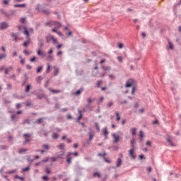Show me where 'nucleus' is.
Returning <instances> with one entry per match:
<instances>
[{"label": "nucleus", "mask_w": 181, "mask_h": 181, "mask_svg": "<svg viewBox=\"0 0 181 181\" xmlns=\"http://www.w3.org/2000/svg\"><path fill=\"white\" fill-rule=\"evenodd\" d=\"M117 115V121H119L121 119V117H119V113L118 112H116Z\"/></svg>", "instance_id": "nucleus-44"}, {"label": "nucleus", "mask_w": 181, "mask_h": 181, "mask_svg": "<svg viewBox=\"0 0 181 181\" xmlns=\"http://www.w3.org/2000/svg\"><path fill=\"white\" fill-rule=\"evenodd\" d=\"M50 160L51 162H56V160H57V158L56 157H51Z\"/></svg>", "instance_id": "nucleus-47"}, {"label": "nucleus", "mask_w": 181, "mask_h": 181, "mask_svg": "<svg viewBox=\"0 0 181 181\" xmlns=\"http://www.w3.org/2000/svg\"><path fill=\"white\" fill-rule=\"evenodd\" d=\"M136 144V141L135 140V139H132L131 140V146H132V148H134L135 149V145Z\"/></svg>", "instance_id": "nucleus-12"}, {"label": "nucleus", "mask_w": 181, "mask_h": 181, "mask_svg": "<svg viewBox=\"0 0 181 181\" xmlns=\"http://www.w3.org/2000/svg\"><path fill=\"white\" fill-rule=\"evenodd\" d=\"M113 144H118L119 142V135L114 133L112 134Z\"/></svg>", "instance_id": "nucleus-2"}, {"label": "nucleus", "mask_w": 181, "mask_h": 181, "mask_svg": "<svg viewBox=\"0 0 181 181\" xmlns=\"http://www.w3.org/2000/svg\"><path fill=\"white\" fill-rule=\"evenodd\" d=\"M134 151H135V148H131L129 151V155L131 156L132 159H135L136 158V156L134 155Z\"/></svg>", "instance_id": "nucleus-7"}, {"label": "nucleus", "mask_w": 181, "mask_h": 181, "mask_svg": "<svg viewBox=\"0 0 181 181\" xmlns=\"http://www.w3.org/2000/svg\"><path fill=\"white\" fill-rule=\"evenodd\" d=\"M69 155H74V156H77L78 155V152L75 151V152H69Z\"/></svg>", "instance_id": "nucleus-39"}, {"label": "nucleus", "mask_w": 181, "mask_h": 181, "mask_svg": "<svg viewBox=\"0 0 181 181\" xmlns=\"http://www.w3.org/2000/svg\"><path fill=\"white\" fill-rule=\"evenodd\" d=\"M49 91H51V93H60V90L49 89Z\"/></svg>", "instance_id": "nucleus-35"}, {"label": "nucleus", "mask_w": 181, "mask_h": 181, "mask_svg": "<svg viewBox=\"0 0 181 181\" xmlns=\"http://www.w3.org/2000/svg\"><path fill=\"white\" fill-rule=\"evenodd\" d=\"M130 134L134 136V135H136V128H132L130 129Z\"/></svg>", "instance_id": "nucleus-18"}, {"label": "nucleus", "mask_w": 181, "mask_h": 181, "mask_svg": "<svg viewBox=\"0 0 181 181\" xmlns=\"http://www.w3.org/2000/svg\"><path fill=\"white\" fill-rule=\"evenodd\" d=\"M53 37H54V36L52 35L47 36V37H46L47 43H50V42H52V40H53Z\"/></svg>", "instance_id": "nucleus-11"}, {"label": "nucleus", "mask_w": 181, "mask_h": 181, "mask_svg": "<svg viewBox=\"0 0 181 181\" xmlns=\"http://www.w3.org/2000/svg\"><path fill=\"white\" fill-rule=\"evenodd\" d=\"M28 149L26 148H20L18 151V153H23V152H26Z\"/></svg>", "instance_id": "nucleus-33"}, {"label": "nucleus", "mask_w": 181, "mask_h": 181, "mask_svg": "<svg viewBox=\"0 0 181 181\" xmlns=\"http://www.w3.org/2000/svg\"><path fill=\"white\" fill-rule=\"evenodd\" d=\"M42 148H44V149H46V151H49V149L50 148L49 144L42 145Z\"/></svg>", "instance_id": "nucleus-31"}, {"label": "nucleus", "mask_w": 181, "mask_h": 181, "mask_svg": "<svg viewBox=\"0 0 181 181\" xmlns=\"http://www.w3.org/2000/svg\"><path fill=\"white\" fill-rule=\"evenodd\" d=\"M43 119H46V117L39 118L37 120H35V122L34 123L35 124H40V122H42V121H43Z\"/></svg>", "instance_id": "nucleus-21"}, {"label": "nucleus", "mask_w": 181, "mask_h": 181, "mask_svg": "<svg viewBox=\"0 0 181 181\" xmlns=\"http://www.w3.org/2000/svg\"><path fill=\"white\" fill-rule=\"evenodd\" d=\"M88 134L89 135V140L88 141V145H90V141H93V138L94 137V134H93L92 129H90Z\"/></svg>", "instance_id": "nucleus-6"}, {"label": "nucleus", "mask_w": 181, "mask_h": 181, "mask_svg": "<svg viewBox=\"0 0 181 181\" xmlns=\"http://www.w3.org/2000/svg\"><path fill=\"white\" fill-rule=\"evenodd\" d=\"M10 1H11V0H4L3 2H4V5H8Z\"/></svg>", "instance_id": "nucleus-51"}, {"label": "nucleus", "mask_w": 181, "mask_h": 181, "mask_svg": "<svg viewBox=\"0 0 181 181\" xmlns=\"http://www.w3.org/2000/svg\"><path fill=\"white\" fill-rule=\"evenodd\" d=\"M11 37H13L15 42H16V40H18V35H16V34H15V33H11Z\"/></svg>", "instance_id": "nucleus-25"}, {"label": "nucleus", "mask_w": 181, "mask_h": 181, "mask_svg": "<svg viewBox=\"0 0 181 181\" xmlns=\"http://www.w3.org/2000/svg\"><path fill=\"white\" fill-rule=\"evenodd\" d=\"M58 148L62 151H64V144H60L58 145Z\"/></svg>", "instance_id": "nucleus-27"}, {"label": "nucleus", "mask_w": 181, "mask_h": 181, "mask_svg": "<svg viewBox=\"0 0 181 181\" xmlns=\"http://www.w3.org/2000/svg\"><path fill=\"white\" fill-rule=\"evenodd\" d=\"M24 32L23 33L26 35V37L28 39H29V30H28V28L26 27H24Z\"/></svg>", "instance_id": "nucleus-19"}, {"label": "nucleus", "mask_w": 181, "mask_h": 181, "mask_svg": "<svg viewBox=\"0 0 181 181\" xmlns=\"http://www.w3.org/2000/svg\"><path fill=\"white\" fill-rule=\"evenodd\" d=\"M79 112V116L78 117V121H80V119H81V118H83V115L81 114V110H78Z\"/></svg>", "instance_id": "nucleus-41"}, {"label": "nucleus", "mask_w": 181, "mask_h": 181, "mask_svg": "<svg viewBox=\"0 0 181 181\" xmlns=\"http://www.w3.org/2000/svg\"><path fill=\"white\" fill-rule=\"evenodd\" d=\"M37 54L38 56H41V57H45V56H46V54H45V52L41 51L40 49L37 50Z\"/></svg>", "instance_id": "nucleus-13"}, {"label": "nucleus", "mask_w": 181, "mask_h": 181, "mask_svg": "<svg viewBox=\"0 0 181 181\" xmlns=\"http://www.w3.org/2000/svg\"><path fill=\"white\" fill-rule=\"evenodd\" d=\"M24 138H25V141H23V145H26L28 142H30V136H32V134L30 133L24 134H23Z\"/></svg>", "instance_id": "nucleus-1"}, {"label": "nucleus", "mask_w": 181, "mask_h": 181, "mask_svg": "<svg viewBox=\"0 0 181 181\" xmlns=\"http://www.w3.org/2000/svg\"><path fill=\"white\" fill-rule=\"evenodd\" d=\"M30 169V165H28L27 167L22 168V172H28Z\"/></svg>", "instance_id": "nucleus-23"}, {"label": "nucleus", "mask_w": 181, "mask_h": 181, "mask_svg": "<svg viewBox=\"0 0 181 181\" xmlns=\"http://www.w3.org/2000/svg\"><path fill=\"white\" fill-rule=\"evenodd\" d=\"M83 110L86 112H90V111H91V105L86 104Z\"/></svg>", "instance_id": "nucleus-8"}, {"label": "nucleus", "mask_w": 181, "mask_h": 181, "mask_svg": "<svg viewBox=\"0 0 181 181\" xmlns=\"http://www.w3.org/2000/svg\"><path fill=\"white\" fill-rule=\"evenodd\" d=\"M98 156H100V158H105V156H107V153H98Z\"/></svg>", "instance_id": "nucleus-26"}, {"label": "nucleus", "mask_w": 181, "mask_h": 181, "mask_svg": "<svg viewBox=\"0 0 181 181\" xmlns=\"http://www.w3.org/2000/svg\"><path fill=\"white\" fill-rule=\"evenodd\" d=\"M24 123L28 124V125H30V120L29 119H26Z\"/></svg>", "instance_id": "nucleus-50"}, {"label": "nucleus", "mask_w": 181, "mask_h": 181, "mask_svg": "<svg viewBox=\"0 0 181 181\" xmlns=\"http://www.w3.org/2000/svg\"><path fill=\"white\" fill-rule=\"evenodd\" d=\"M168 47L172 50V49H173V44H172V42H168Z\"/></svg>", "instance_id": "nucleus-48"}, {"label": "nucleus", "mask_w": 181, "mask_h": 181, "mask_svg": "<svg viewBox=\"0 0 181 181\" xmlns=\"http://www.w3.org/2000/svg\"><path fill=\"white\" fill-rule=\"evenodd\" d=\"M8 26L9 25H8V23H6V21H4L0 23V29L1 30L6 29Z\"/></svg>", "instance_id": "nucleus-3"}, {"label": "nucleus", "mask_w": 181, "mask_h": 181, "mask_svg": "<svg viewBox=\"0 0 181 181\" xmlns=\"http://www.w3.org/2000/svg\"><path fill=\"white\" fill-rule=\"evenodd\" d=\"M13 6L14 8H26V4H14Z\"/></svg>", "instance_id": "nucleus-16"}, {"label": "nucleus", "mask_w": 181, "mask_h": 181, "mask_svg": "<svg viewBox=\"0 0 181 181\" xmlns=\"http://www.w3.org/2000/svg\"><path fill=\"white\" fill-rule=\"evenodd\" d=\"M135 93V86H132V94H134Z\"/></svg>", "instance_id": "nucleus-59"}, {"label": "nucleus", "mask_w": 181, "mask_h": 181, "mask_svg": "<svg viewBox=\"0 0 181 181\" xmlns=\"http://www.w3.org/2000/svg\"><path fill=\"white\" fill-rule=\"evenodd\" d=\"M84 91V89L83 88H81L80 89H78L74 93V95H80L81 93Z\"/></svg>", "instance_id": "nucleus-9"}, {"label": "nucleus", "mask_w": 181, "mask_h": 181, "mask_svg": "<svg viewBox=\"0 0 181 181\" xmlns=\"http://www.w3.org/2000/svg\"><path fill=\"white\" fill-rule=\"evenodd\" d=\"M43 97H45L44 95H37V98H39V100H42V98H43Z\"/></svg>", "instance_id": "nucleus-63"}, {"label": "nucleus", "mask_w": 181, "mask_h": 181, "mask_svg": "<svg viewBox=\"0 0 181 181\" xmlns=\"http://www.w3.org/2000/svg\"><path fill=\"white\" fill-rule=\"evenodd\" d=\"M93 176V177H101V174H100L99 173H94Z\"/></svg>", "instance_id": "nucleus-30"}, {"label": "nucleus", "mask_w": 181, "mask_h": 181, "mask_svg": "<svg viewBox=\"0 0 181 181\" xmlns=\"http://www.w3.org/2000/svg\"><path fill=\"white\" fill-rule=\"evenodd\" d=\"M15 172H16V169L7 171L6 173H8L9 175H11L12 173H15Z\"/></svg>", "instance_id": "nucleus-43"}, {"label": "nucleus", "mask_w": 181, "mask_h": 181, "mask_svg": "<svg viewBox=\"0 0 181 181\" xmlns=\"http://www.w3.org/2000/svg\"><path fill=\"white\" fill-rule=\"evenodd\" d=\"M43 69V66H39L37 68V73H39L40 71H42Z\"/></svg>", "instance_id": "nucleus-45"}, {"label": "nucleus", "mask_w": 181, "mask_h": 181, "mask_svg": "<svg viewBox=\"0 0 181 181\" xmlns=\"http://www.w3.org/2000/svg\"><path fill=\"white\" fill-rule=\"evenodd\" d=\"M102 132L105 136V139H108V127H104V129L102 130Z\"/></svg>", "instance_id": "nucleus-4"}, {"label": "nucleus", "mask_w": 181, "mask_h": 181, "mask_svg": "<svg viewBox=\"0 0 181 181\" xmlns=\"http://www.w3.org/2000/svg\"><path fill=\"white\" fill-rule=\"evenodd\" d=\"M132 86V81L129 80L126 83L125 87H126V88H128Z\"/></svg>", "instance_id": "nucleus-17"}, {"label": "nucleus", "mask_w": 181, "mask_h": 181, "mask_svg": "<svg viewBox=\"0 0 181 181\" xmlns=\"http://www.w3.org/2000/svg\"><path fill=\"white\" fill-rule=\"evenodd\" d=\"M52 136L53 139H59V134H57V133H53Z\"/></svg>", "instance_id": "nucleus-28"}, {"label": "nucleus", "mask_w": 181, "mask_h": 181, "mask_svg": "<svg viewBox=\"0 0 181 181\" xmlns=\"http://www.w3.org/2000/svg\"><path fill=\"white\" fill-rule=\"evenodd\" d=\"M30 90V85H27L25 87V93H29Z\"/></svg>", "instance_id": "nucleus-37"}, {"label": "nucleus", "mask_w": 181, "mask_h": 181, "mask_svg": "<svg viewBox=\"0 0 181 181\" xmlns=\"http://www.w3.org/2000/svg\"><path fill=\"white\" fill-rule=\"evenodd\" d=\"M52 43L53 45H56L57 43V39L54 38V37L52 38Z\"/></svg>", "instance_id": "nucleus-46"}, {"label": "nucleus", "mask_w": 181, "mask_h": 181, "mask_svg": "<svg viewBox=\"0 0 181 181\" xmlns=\"http://www.w3.org/2000/svg\"><path fill=\"white\" fill-rule=\"evenodd\" d=\"M101 69L104 70V71H110L111 70V66H105L104 65H102Z\"/></svg>", "instance_id": "nucleus-15"}, {"label": "nucleus", "mask_w": 181, "mask_h": 181, "mask_svg": "<svg viewBox=\"0 0 181 181\" xmlns=\"http://www.w3.org/2000/svg\"><path fill=\"white\" fill-rule=\"evenodd\" d=\"M122 163V160L121 158H117V163H116V168H119Z\"/></svg>", "instance_id": "nucleus-14"}, {"label": "nucleus", "mask_w": 181, "mask_h": 181, "mask_svg": "<svg viewBox=\"0 0 181 181\" xmlns=\"http://www.w3.org/2000/svg\"><path fill=\"white\" fill-rule=\"evenodd\" d=\"M11 121H16L17 116L16 115H11Z\"/></svg>", "instance_id": "nucleus-38"}, {"label": "nucleus", "mask_w": 181, "mask_h": 181, "mask_svg": "<svg viewBox=\"0 0 181 181\" xmlns=\"http://www.w3.org/2000/svg\"><path fill=\"white\" fill-rule=\"evenodd\" d=\"M30 40H29V38H28L27 40L24 41L23 44V46H24L25 47H26V46H28V44L30 43Z\"/></svg>", "instance_id": "nucleus-29"}, {"label": "nucleus", "mask_w": 181, "mask_h": 181, "mask_svg": "<svg viewBox=\"0 0 181 181\" xmlns=\"http://www.w3.org/2000/svg\"><path fill=\"white\" fill-rule=\"evenodd\" d=\"M166 141L167 142H169L171 146H174L173 142L172 141V140H170V139H167Z\"/></svg>", "instance_id": "nucleus-42"}, {"label": "nucleus", "mask_w": 181, "mask_h": 181, "mask_svg": "<svg viewBox=\"0 0 181 181\" xmlns=\"http://www.w3.org/2000/svg\"><path fill=\"white\" fill-rule=\"evenodd\" d=\"M52 25H54V26H56L55 28L57 29H60V28H62V23H59L57 21H54V22H52Z\"/></svg>", "instance_id": "nucleus-10"}, {"label": "nucleus", "mask_w": 181, "mask_h": 181, "mask_svg": "<svg viewBox=\"0 0 181 181\" xmlns=\"http://www.w3.org/2000/svg\"><path fill=\"white\" fill-rule=\"evenodd\" d=\"M42 13H44L45 15H50V11L49 10H42Z\"/></svg>", "instance_id": "nucleus-34"}, {"label": "nucleus", "mask_w": 181, "mask_h": 181, "mask_svg": "<svg viewBox=\"0 0 181 181\" xmlns=\"http://www.w3.org/2000/svg\"><path fill=\"white\" fill-rule=\"evenodd\" d=\"M112 102H110V103H107V107H108V108H110V107H112Z\"/></svg>", "instance_id": "nucleus-62"}, {"label": "nucleus", "mask_w": 181, "mask_h": 181, "mask_svg": "<svg viewBox=\"0 0 181 181\" xmlns=\"http://www.w3.org/2000/svg\"><path fill=\"white\" fill-rule=\"evenodd\" d=\"M147 170L148 171V172H152V167H151V166H148V167H147Z\"/></svg>", "instance_id": "nucleus-64"}, {"label": "nucleus", "mask_w": 181, "mask_h": 181, "mask_svg": "<svg viewBox=\"0 0 181 181\" xmlns=\"http://www.w3.org/2000/svg\"><path fill=\"white\" fill-rule=\"evenodd\" d=\"M53 25V22H47L45 23L46 26H52Z\"/></svg>", "instance_id": "nucleus-49"}, {"label": "nucleus", "mask_w": 181, "mask_h": 181, "mask_svg": "<svg viewBox=\"0 0 181 181\" xmlns=\"http://www.w3.org/2000/svg\"><path fill=\"white\" fill-rule=\"evenodd\" d=\"M93 101H94V99L92 100L91 98H87V102H88V104H89V105H91V103H93Z\"/></svg>", "instance_id": "nucleus-36"}, {"label": "nucleus", "mask_w": 181, "mask_h": 181, "mask_svg": "<svg viewBox=\"0 0 181 181\" xmlns=\"http://www.w3.org/2000/svg\"><path fill=\"white\" fill-rule=\"evenodd\" d=\"M27 160H28V162H33V159H30V156H27Z\"/></svg>", "instance_id": "nucleus-56"}, {"label": "nucleus", "mask_w": 181, "mask_h": 181, "mask_svg": "<svg viewBox=\"0 0 181 181\" xmlns=\"http://www.w3.org/2000/svg\"><path fill=\"white\" fill-rule=\"evenodd\" d=\"M35 60H36V57H33L30 59V62H31L32 63H33V62H35Z\"/></svg>", "instance_id": "nucleus-57"}, {"label": "nucleus", "mask_w": 181, "mask_h": 181, "mask_svg": "<svg viewBox=\"0 0 181 181\" xmlns=\"http://www.w3.org/2000/svg\"><path fill=\"white\" fill-rule=\"evenodd\" d=\"M71 156H70V154H68L66 156V162L69 163V165H70V163H71Z\"/></svg>", "instance_id": "nucleus-20"}, {"label": "nucleus", "mask_w": 181, "mask_h": 181, "mask_svg": "<svg viewBox=\"0 0 181 181\" xmlns=\"http://www.w3.org/2000/svg\"><path fill=\"white\" fill-rule=\"evenodd\" d=\"M42 180H49V178L47 177V175H44L42 177Z\"/></svg>", "instance_id": "nucleus-55"}, {"label": "nucleus", "mask_w": 181, "mask_h": 181, "mask_svg": "<svg viewBox=\"0 0 181 181\" xmlns=\"http://www.w3.org/2000/svg\"><path fill=\"white\" fill-rule=\"evenodd\" d=\"M95 125L96 129H98V131H100V126L98 125V123L95 122Z\"/></svg>", "instance_id": "nucleus-54"}, {"label": "nucleus", "mask_w": 181, "mask_h": 181, "mask_svg": "<svg viewBox=\"0 0 181 181\" xmlns=\"http://www.w3.org/2000/svg\"><path fill=\"white\" fill-rule=\"evenodd\" d=\"M14 177H15V179H19V180H25V177H21V176H19V175H16L14 176Z\"/></svg>", "instance_id": "nucleus-24"}, {"label": "nucleus", "mask_w": 181, "mask_h": 181, "mask_svg": "<svg viewBox=\"0 0 181 181\" xmlns=\"http://www.w3.org/2000/svg\"><path fill=\"white\" fill-rule=\"evenodd\" d=\"M35 9L37 11H40V4H37Z\"/></svg>", "instance_id": "nucleus-52"}, {"label": "nucleus", "mask_w": 181, "mask_h": 181, "mask_svg": "<svg viewBox=\"0 0 181 181\" xmlns=\"http://www.w3.org/2000/svg\"><path fill=\"white\" fill-rule=\"evenodd\" d=\"M47 59L48 60H53V57H52V55H48L47 57Z\"/></svg>", "instance_id": "nucleus-60"}, {"label": "nucleus", "mask_w": 181, "mask_h": 181, "mask_svg": "<svg viewBox=\"0 0 181 181\" xmlns=\"http://www.w3.org/2000/svg\"><path fill=\"white\" fill-rule=\"evenodd\" d=\"M75 74L76 76H83L84 74V69H76L75 70Z\"/></svg>", "instance_id": "nucleus-5"}, {"label": "nucleus", "mask_w": 181, "mask_h": 181, "mask_svg": "<svg viewBox=\"0 0 181 181\" xmlns=\"http://www.w3.org/2000/svg\"><path fill=\"white\" fill-rule=\"evenodd\" d=\"M139 136H140V138H144V132L140 131Z\"/></svg>", "instance_id": "nucleus-58"}, {"label": "nucleus", "mask_w": 181, "mask_h": 181, "mask_svg": "<svg viewBox=\"0 0 181 181\" xmlns=\"http://www.w3.org/2000/svg\"><path fill=\"white\" fill-rule=\"evenodd\" d=\"M1 59H6V54H0V60Z\"/></svg>", "instance_id": "nucleus-40"}, {"label": "nucleus", "mask_w": 181, "mask_h": 181, "mask_svg": "<svg viewBox=\"0 0 181 181\" xmlns=\"http://www.w3.org/2000/svg\"><path fill=\"white\" fill-rule=\"evenodd\" d=\"M124 47V45L121 42H119L118 43V47L119 49H122V47Z\"/></svg>", "instance_id": "nucleus-53"}, {"label": "nucleus", "mask_w": 181, "mask_h": 181, "mask_svg": "<svg viewBox=\"0 0 181 181\" xmlns=\"http://www.w3.org/2000/svg\"><path fill=\"white\" fill-rule=\"evenodd\" d=\"M44 45L45 44L43 43V41L42 40H40L39 43H38V47L40 49H42V47H43Z\"/></svg>", "instance_id": "nucleus-22"}, {"label": "nucleus", "mask_w": 181, "mask_h": 181, "mask_svg": "<svg viewBox=\"0 0 181 181\" xmlns=\"http://www.w3.org/2000/svg\"><path fill=\"white\" fill-rule=\"evenodd\" d=\"M117 60H118L120 63H122V57H117Z\"/></svg>", "instance_id": "nucleus-61"}, {"label": "nucleus", "mask_w": 181, "mask_h": 181, "mask_svg": "<svg viewBox=\"0 0 181 181\" xmlns=\"http://www.w3.org/2000/svg\"><path fill=\"white\" fill-rule=\"evenodd\" d=\"M59 74V68H55L54 70V76H57Z\"/></svg>", "instance_id": "nucleus-32"}]
</instances>
